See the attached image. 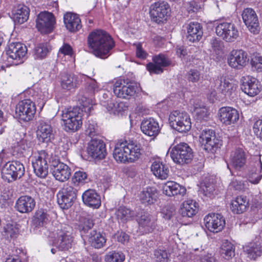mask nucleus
I'll list each match as a JSON object with an SVG mask.
<instances>
[{
    "mask_svg": "<svg viewBox=\"0 0 262 262\" xmlns=\"http://www.w3.org/2000/svg\"><path fill=\"white\" fill-rule=\"evenodd\" d=\"M88 45L91 53L97 57L104 59L110 55V51L114 47L115 43L106 32L96 30L89 35Z\"/></svg>",
    "mask_w": 262,
    "mask_h": 262,
    "instance_id": "nucleus-1",
    "label": "nucleus"
},
{
    "mask_svg": "<svg viewBox=\"0 0 262 262\" xmlns=\"http://www.w3.org/2000/svg\"><path fill=\"white\" fill-rule=\"evenodd\" d=\"M82 112L78 107L64 108L62 111L61 120L66 130L75 132L81 127L82 124Z\"/></svg>",
    "mask_w": 262,
    "mask_h": 262,
    "instance_id": "nucleus-2",
    "label": "nucleus"
},
{
    "mask_svg": "<svg viewBox=\"0 0 262 262\" xmlns=\"http://www.w3.org/2000/svg\"><path fill=\"white\" fill-rule=\"evenodd\" d=\"M140 90L137 83L126 80L120 79L116 80L113 85V92L118 98L129 99L134 98Z\"/></svg>",
    "mask_w": 262,
    "mask_h": 262,
    "instance_id": "nucleus-3",
    "label": "nucleus"
},
{
    "mask_svg": "<svg viewBox=\"0 0 262 262\" xmlns=\"http://www.w3.org/2000/svg\"><path fill=\"white\" fill-rule=\"evenodd\" d=\"M51 156L45 150L34 154L32 159V164L35 174L41 178H45L48 173V163Z\"/></svg>",
    "mask_w": 262,
    "mask_h": 262,
    "instance_id": "nucleus-4",
    "label": "nucleus"
},
{
    "mask_svg": "<svg viewBox=\"0 0 262 262\" xmlns=\"http://www.w3.org/2000/svg\"><path fill=\"white\" fill-rule=\"evenodd\" d=\"M169 121L170 126L180 133L187 132L191 127L190 117L184 112L175 111L171 112Z\"/></svg>",
    "mask_w": 262,
    "mask_h": 262,
    "instance_id": "nucleus-5",
    "label": "nucleus"
},
{
    "mask_svg": "<svg viewBox=\"0 0 262 262\" xmlns=\"http://www.w3.org/2000/svg\"><path fill=\"white\" fill-rule=\"evenodd\" d=\"M173 161L180 165L189 163L192 157V151L185 143H181L174 146L170 152Z\"/></svg>",
    "mask_w": 262,
    "mask_h": 262,
    "instance_id": "nucleus-6",
    "label": "nucleus"
},
{
    "mask_svg": "<svg viewBox=\"0 0 262 262\" xmlns=\"http://www.w3.org/2000/svg\"><path fill=\"white\" fill-rule=\"evenodd\" d=\"M199 142L203 148L208 152L214 153L222 145V141L212 129H204L199 137Z\"/></svg>",
    "mask_w": 262,
    "mask_h": 262,
    "instance_id": "nucleus-7",
    "label": "nucleus"
},
{
    "mask_svg": "<svg viewBox=\"0 0 262 262\" xmlns=\"http://www.w3.org/2000/svg\"><path fill=\"white\" fill-rule=\"evenodd\" d=\"M25 173V167L18 161L7 162L2 170V177L8 182L20 178Z\"/></svg>",
    "mask_w": 262,
    "mask_h": 262,
    "instance_id": "nucleus-8",
    "label": "nucleus"
},
{
    "mask_svg": "<svg viewBox=\"0 0 262 262\" xmlns=\"http://www.w3.org/2000/svg\"><path fill=\"white\" fill-rule=\"evenodd\" d=\"M36 110L34 102L30 99H24L17 104L15 112L20 120L27 122L33 118Z\"/></svg>",
    "mask_w": 262,
    "mask_h": 262,
    "instance_id": "nucleus-9",
    "label": "nucleus"
},
{
    "mask_svg": "<svg viewBox=\"0 0 262 262\" xmlns=\"http://www.w3.org/2000/svg\"><path fill=\"white\" fill-rule=\"evenodd\" d=\"M216 35L227 42H233L239 36V32L232 23L223 22L217 24L215 27Z\"/></svg>",
    "mask_w": 262,
    "mask_h": 262,
    "instance_id": "nucleus-10",
    "label": "nucleus"
},
{
    "mask_svg": "<svg viewBox=\"0 0 262 262\" xmlns=\"http://www.w3.org/2000/svg\"><path fill=\"white\" fill-rule=\"evenodd\" d=\"M77 190L72 186L66 184L57 193V201L61 208L66 209L72 205L76 198Z\"/></svg>",
    "mask_w": 262,
    "mask_h": 262,
    "instance_id": "nucleus-11",
    "label": "nucleus"
},
{
    "mask_svg": "<svg viewBox=\"0 0 262 262\" xmlns=\"http://www.w3.org/2000/svg\"><path fill=\"white\" fill-rule=\"evenodd\" d=\"M170 11L167 3L157 2L151 5L149 13L151 20L159 24L166 19Z\"/></svg>",
    "mask_w": 262,
    "mask_h": 262,
    "instance_id": "nucleus-12",
    "label": "nucleus"
},
{
    "mask_svg": "<svg viewBox=\"0 0 262 262\" xmlns=\"http://www.w3.org/2000/svg\"><path fill=\"white\" fill-rule=\"evenodd\" d=\"M249 58L246 52L239 50H233L227 57V63L232 68L241 69L245 67L248 63Z\"/></svg>",
    "mask_w": 262,
    "mask_h": 262,
    "instance_id": "nucleus-13",
    "label": "nucleus"
},
{
    "mask_svg": "<svg viewBox=\"0 0 262 262\" xmlns=\"http://www.w3.org/2000/svg\"><path fill=\"white\" fill-rule=\"evenodd\" d=\"M36 27L41 33H49L54 27L55 19L53 15L48 12L40 13L36 19Z\"/></svg>",
    "mask_w": 262,
    "mask_h": 262,
    "instance_id": "nucleus-14",
    "label": "nucleus"
},
{
    "mask_svg": "<svg viewBox=\"0 0 262 262\" xmlns=\"http://www.w3.org/2000/svg\"><path fill=\"white\" fill-rule=\"evenodd\" d=\"M53 244L61 250H67L71 247L72 237L69 232L57 227V230L53 231Z\"/></svg>",
    "mask_w": 262,
    "mask_h": 262,
    "instance_id": "nucleus-15",
    "label": "nucleus"
},
{
    "mask_svg": "<svg viewBox=\"0 0 262 262\" xmlns=\"http://www.w3.org/2000/svg\"><path fill=\"white\" fill-rule=\"evenodd\" d=\"M27 52V47L19 42L11 43L6 50L8 58L14 61L13 64L21 63Z\"/></svg>",
    "mask_w": 262,
    "mask_h": 262,
    "instance_id": "nucleus-16",
    "label": "nucleus"
},
{
    "mask_svg": "<svg viewBox=\"0 0 262 262\" xmlns=\"http://www.w3.org/2000/svg\"><path fill=\"white\" fill-rule=\"evenodd\" d=\"M206 228L210 232L217 233L221 231L225 225V220L220 214L211 213L204 219Z\"/></svg>",
    "mask_w": 262,
    "mask_h": 262,
    "instance_id": "nucleus-17",
    "label": "nucleus"
},
{
    "mask_svg": "<svg viewBox=\"0 0 262 262\" xmlns=\"http://www.w3.org/2000/svg\"><path fill=\"white\" fill-rule=\"evenodd\" d=\"M51 166L52 167V174L56 180L64 182L70 178L71 169L67 164L54 160L51 162Z\"/></svg>",
    "mask_w": 262,
    "mask_h": 262,
    "instance_id": "nucleus-18",
    "label": "nucleus"
},
{
    "mask_svg": "<svg viewBox=\"0 0 262 262\" xmlns=\"http://www.w3.org/2000/svg\"><path fill=\"white\" fill-rule=\"evenodd\" d=\"M243 91L251 97H254L261 91V85L259 81L255 78L250 76L242 77Z\"/></svg>",
    "mask_w": 262,
    "mask_h": 262,
    "instance_id": "nucleus-19",
    "label": "nucleus"
},
{
    "mask_svg": "<svg viewBox=\"0 0 262 262\" xmlns=\"http://www.w3.org/2000/svg\"><path fill=\"white\" fill-rule=\"evenodd\" d=\"M242 18L245 24L251 33L256 34L259 32L260 28L258 18L252 9H245L243 12Z\"/></svg>",
    "mask_w": 262,
    "mask_h": 262,
    "instance_id": "nucleus-20",
    "label": "nucleus"
},
{
    "mask_svg": "<svg viewBox=\"0 0 262 262\" xmlns=\"http://www.w3.org/2000/svg\"><path fill=\"white\" fill-rule=\"evenodd\" d=\"M219 119L223 124L228 125L235 124L239 119L238 111L231 107H222L219 110Z\"/></svg>",
    "mask_w": 262,
    "mask_h": 262,
    "instance_id": "nucleus-21",
    "label": "nucleus"
},
{
    "mask_svg": "<svg viewBox=\"0 0 262 262\" xmlns=\"http://www.w3.org/2000/svg\"><path fill=\"white\" fill-rule=\"evenodd\" d=\"M87 151L93 158L102 159L106 155L105 145L100 140L92 139L89 144Z\"/></svg>",
    "mask_w": 262,
    "mask_h": 262,
    "instance_id": "nucleus-22",
    "label": "nucleus"
},
{
    "mask_svg": "<svg viewBox=\"0 0 262 262\" xmlns=\"http://www.w3.org/2000/svg\"><path fill=\"white\" fill-rule=\"evenodd\" d=\"M53 130L51 125L44 121H40L37 126L36 136L38 140L42 143H48L53 138Z\"/></svg>",
    "mask_w": 262,
    "mask_h": 262,
    "instance_id": "nucleus-23",
    "label": "nucleus"
},
{
    "mask_svg": "<svg viewBox=\"0 0 262 262\" xmlns=\"http://www.w3.org/2000/svg\"><path fill=\"white\" fill-rule=\"evenodd\" d=\"M153 62L146 66L147 70L151 74H160L163 72V68L168 66L170 62L167 58L163 54H159L153 58Z\"/></svg>",
    "mask_w": 262,
    "mask_h": 262,
    "instance_id": "nucleus-24",
    "label": "nucleus"
},
{
    "mask_svg": "<svg viewBox=\"0 0 262 262\" xmlns=\"http://www.w3.org/2000/svg\"><path fill=\"white\" fill-rule=\"evenodd\" d=\"M139 229L143 233H151L156 227L155 219L148 213H144L137 220Z\"/></svg>",
    "mask_w": 262,
    "mask_h": 262,
    "instance_id": "nucleus-25",
    "label": "nucleus"
},
{
    "mask_svg": "<svg viewBox=\"0 0 262 262\" xmlns=\"http://www.w3.org/2000/svg\"><path fill=\"white\" fill-rule=\"evenodd\" d=\"M36 202L34 199L29 195L20 196L16 202L15 208L22 213L31 212L35 208Z\"/></svg>",
    "mask_w": 262,
    "mask_h": 262,
    "instance_id": "nucleus-26",
    "label": "nucleus"
},
{
    "mask_svg": "<svg viewBox=\"0 0 262 262\" xmlns=\"http://www.w3.org/2000/svg\"><path fill=\"white\" fill-rule=\"evenodd\" d=\"M214 86L225 95L231 96L236 89V85L224 77H218L214 81Z\"/></svg>",
    "mask_w": 262,
    "mask_h": 262,
    "instance_id": "nucleus-27",
    "label": "nucleus"
},
{
    "mask_svg": "<svg viewBox=\"0 0 262 262\" xmlns=\"http://www.w3.org/2000/svg\"><path fill=\"white\" fill-rule=\"evenodd\" d=\"M141 129L143 133L150 137H155L160 132L159 123L152 118L143 120L141 124Z\"/></svg>",
    "mask_w": 262,
    "mask_h": 262,
    "instance_id": "nucleus-28",
    "label": "nucleus"
},
{
    "mask_svg": "<svg viewBox=\"0 0 262 262\" xmlns=\"http://www.w3.org/2000/svg\"><path fill=\"white\" fill-rule=\"evenodd\" d=\"M82 199L83 203L90 207L97 209L101 205L100 196L94 189H89L85 191L82 195Z\"/></svg>",
    "mask_w": 262,
    "mask_h": 262,
    "instance_id": "nucleus-29",
    "label": "nucleus"
},
{
    "mask_svg": "<svg viewBox=\"0 0 262 262\" xmlns=\"http://www.w3.org/2000/svg\"><path fill=\"white\" fill-rule=\"evenodd\" d=\"M163 193L167 196L177 195L184 196L186 192V188L173 181H168L162 186Z\"/></svg>",
    "mask_w": 262,
    "mask_h": 262,
    "instance_id": "nucleus-30",
    "label": "nucleus"
},
{
    "mask_svg": "<svg viewBox=\"0 0 262 262\" xmlns=\"http://www.w3.org/2000/svg\"><path fill=\"white\" fill-rule=\"evenodd\" d=\"M247 156L242 148H237L232 151L230 157V161L236 169L243 168L246 163Z\"/></svg>",
    "mask_w": 262,
    "mask_h": 262,
    "instance_id": "nucleus-31",
    "label": "nucleus"
},
{
    "mask_svg": "<svg viewBox=\"0 0 262 262\" xmlns=\"http://www.w3.org/2000/svg\"><path fill=\"white\" fill-rule=\"evenodd\" d=\"M63 21L66 28L70 32H76L81 28V20L76 14L68 12L64 15Z\"/></svg>",
    "mask_w": 262,
    "mask_h": 262,
    "instance_id": "nucleus-32",
    "label": "nucleus"
},
{
    "mask_svg": "<svg viewBox=\"0 0 262 262\" xmlns=\"http://www.w3.org/2000/svg\"><path fill=\"white\" fill-rule=\"evenodd\" d=\"M203 32L201 25L197 22L190 23L187 27V39L194 42L200 40Z\"/></svg>",
    "mask_w": 262,
    "mask_h": 262,
    "instance_id": "nucleus-33",
    "label": "nucleus"
},
{
    "mask_svg": "<svg viewBox=\"0 0 262 262\" xmlns=\"http://www.w3.org/2000/svg\"><path fill=\"white\" fill-rule=\"evenodd\" d=\"M248 204L249 203L246 197L238 196L231 201L230 209L234 214H241L247 210Z\"/></svg>",
    "mask_w": 262,
    "mask_h": 262,
    "instance_id": "nucleus-34",
    "label": "nucleus"
},
{
    "mask_svg": "<svg viewBox=\"0 0 262 262\" xmlns=\"http://www.w3.org/2000/svg\"><path fill=\"white\" fill-rule=\"evenodd\" d=\"M192 105L191 111L195 115L198 120L204 119L209 115V111L204 104L200 100L190 101Z\"/></svg>",
    "mask_w": 262,
    "mask_h": 262,
    "instance_id": "nucleus-35",
    "label": "nucleus"
},
{
    "mask_svg": "<svg viewBox=\"0 0 262 262\" xmlns=\"http://www.w3.org/2000/svg\"><path fill=\"white\" fill-rule=\"evenodd\" d=\"M198 209V204L195 201L187 200L182 204L180 212L183 216L191 217L196 214Z\"/></svg>",
    "mask_w": 262,
    "mask_h": 262,
    "instance_id": "nucleus-36",
    "label": "nucleus"
},
{
    "mask_svg": "<svg viewBox=\"0 0 262 262\" xmlns=\"http://www.w3.org/2000/svg\"><path fill=\"white\" fill-rule=\"evenodd\" d=\"M151 170L156 177L161 180L166 179L169 174L168 166L160 161H155L152 163Z\"/></svg>",
    "mask_w": 262,
    "mask_h": 262,
    "instance_id": "nucleus-37",
    "label": "nucleus"
},
{
    "mask_svg": "<svg viewBox=\"0 0 262 262\" xmlns=\"http://www.w3.org/2000/svg\"><path fill=\"white\" fill-rule=\"evenodd\" d=\"M79 78L74 74H64L62 76L60 85L62 89L70 91L77 87L79 84Z\"/></svg>",
    "mask_w": 262,
    "mask_h": 262,
    "instance_id": "nucleus-38",
    "label": "nucleus"
},
{
    "mask_svg": "<svg viewBox=\"0 0 262 262\" xmlns=\"http://www.w3.org/2000/svg\"><path fill=\"white\" fill-rule=\"evenodd\" d=\"M247 256L251 259H256L262 254V241L251 243L244 247Z\"/></svg>",
    "mask_w": 262,
    "mask_h": 262,
    "instance_id": "nucleus-39",
    "label": "nucleus"
},
{
    "mask_svg": "<svg viewBox=\"0 0 262 262\" xmlns=\"http://www.w3.org/2000/svg\"><path fill=\"white\" fill-rule=\"evenodd\" d=\"M256 159L249 175V181L254 184H258L262 178V163L260 157H257Z\"/></svg>",
    "mask_w": 262,
    "mask_h": 262,
    "instance_id": "nucleus-40",
    "label": "nucleus"
},
{
    "mask_svg": "<svg viewBox=\"0 0 262 262\" xmlns=\"http://www.w3.org/2000/svg\"><path fill=\"white\" fill-rule=\"evenodd\" d=\"M30 10L24 5H18L13 11V19L15 23L23 24L26 21L29 16Z\"/></svg>",
    "mask_w": 262,
    "mask_h": 262,
    "instance_id": "nucleus-41",
    "label": "nucleus"
},
{
    "mask_svg": "<svg viewBox=\"0 0 262 262\" xmlns=\"http://www.w3.org/2000/svg\"><path fill=\"white\" fill-rule=\"evenodd\" d=\"M158 193L157 189L153 187H147L143 190L140 194V200L142 204L151 205L157 200Z\"/></svg>",
    "mask_w": 262,
    "mask_h": 262,
    "instance_id": "nucleus-42",
    "label": "nucleus"
},
{
    "mask_svg": "<svg viewBox=\"0 0 262 262\" xmlns=\"http://www.w3.org/2000/svg\"><path fill=\"white\" fill-rule=\"evenodd\" d=\"M125 149L128 155L129 162H133L138 160L141 155V145L133 142H124Z\"/></svg>",
    "mask_w": 262,
    "mask_h": 262,
    "instance_id": "nucleus-43",
    "label": "nucleus"
},
{
    "mask_svg": "<svg viewBox=\"0 0 262 262\" xmlns=\"http://www.w3.org/2000/svg\"><path fill=\"white\" fill-rule=\"evenodd\" d=\"M126 152L124 142H118L116 144L113 151V157L117 162L121 163L129 162Z\"/></svg>",
    "mask_w": 262,
    "mask_h": 262,
    "instance_id": "nucleus-44",
    "label": "nucleus"
},
{
    "mask_svg": "<svg viewBox=\"0 0 262 262\" xmlns=\"http://www.w3.org/2000/svg\"><path fill=\"white\" fill-rule=\"evenodd\" d=\"M89 242L92 247L99 249L104 246L106 238L102 233L93 230L90 233Z\"/></svg>",
    "mask_w": 262,
    "mask_h": 262,
    "instance_id": "nucleus-45",
    "label": "nucleus"
},
{
    "mask_svg": "<svg viewBox=\"0 0 262 262\" xmlns=\"http://www.w3.org/2000/svg\"><path fill=\"white\" fill-rule=\"evenodd\" d=\"M116 215L119 222L124 223L133 220L135 213L127 208L120 207L116 211Z\"/></svg>",
    "mask_w": 262,
    "mask_h": 262,
    "instance_id": "nucleus-46",
    "label": "nucleus"
},
{
    "mask_svg": "<svg viewBox=\"0 0 262 262\" xmlns=\"http://www.w3.org/2000/svg\"><path fill=\"white\" fill-rule=\"evenodd\" d=\"M221 255L226 259H229L234 255V247L227 240L223 241L221 246Z\"/></svg>",
    "mask_w": 262,
    "mask_h": 262,
    "instance_id": "nucleus-47",
    "label": "nucleus"
},
{
    "mask_svg": "<svg viewBox=\"0 0 262 262\" xmlns=\"http://www.w3.org/2000/svg\"><path fill=\"white\" fill-rule=\"evenodd\" d=\"M48 220L47 213L44 210L40 209L36 211L33 221L36 226H43L47 223Z\"/></svg>",
    "mask_w": 262,
    "mask_h": 262,
    "instance_id": "nucleus-48",
    "label": "nucleus"
},
{
    "mask_svg": "<svg viewBox=\"0 0 262 262\" xmlns=\"http://www.w3.org/2000/svg\"><path fill=\"white\" fill-rule=\"evenodd\" d=\"M128 106L126 102L120 101L114 103L113 101L110 103L107 110L115 114L124 112L127 111Z\"/></svg>",
    "mask_w": 262,
    "mask_h": 262,
    "instance_id": "nucleus-49",
    "label": "nucleus"
},
{
    "mask_svg": "<svg viewBox=\"0 0 262 262\" xmlns=\"http://www.w3.org/2000/svg\"><path fill=\"white\" fill-rule=\"evenodd\" d=\"M34 52L35 58H43L49 52L48 45L47 43H40L34 48Z\"/></svg>",
    "mask_w": 262,
    "mask_h": 262,
    "instance_id": "nucleus-50",
    "label": "nucleus"
},
{
    "mask_svg": "<svg viewBox=\"0 0 262 262\" xmlns=\"http://www.w3.org/2000/svg\"><path fill=\"white\" fill-rule=\"evenodd\" d=\"M125 259V255L121 252H110L105 256L106 262H123Z\"/></svg>",
    "mask_w": 262,
    "mask_h": 262,
    "instance_id": "nucleus-51",
    "label": "nucleus"
},
{
    "mask_svg": "<svg viewBox=\"0 0 262 262\" xmlns=\"http://www.w3.org/2000/svg\"><path fill=\"white\" fill-rule=\"evenodd\" d=\"M79 100L81 104V105L83 106V108H84V111L85 112L90 113L92 108V105L94 102L93 98H88L86 96H82Z\"/></svg>",
    "mask_w": 262,
    "mask_h": 262,
    "instance_id": "nucleus-52",
    "label": "nucleus"
},
{
    "mask_svg": "<svg viewBox=\"0 0 262 262\" xmlns=\"http://www.w3.org/2000/svg\"><path fill=\"white\" fill-rule=\"evenodd\" d=\"M100 90L99 85L97 81L93 79H90L87 83L86 91L91 96H93L96 93H97Z\"/></svg>",
    "mask_w": 262,
    "mask_h": 262,
    "instance_id": "nucleus-53",
    "label": "nucleus"
},
{
    "mask_svg": "<svg viewBox=\"0 0 262 262\" xmlns=\"http://www.w3.org/2000/svg\"><path fill=\"white\" fill-rule=\"evenodd\" d=\"M87 174L86 172L82 171H78L74 173L72 177V181L75 184L79 183H84L87 180Z\"/></svg>",
    "mask_w": 262,
    "mask_h": 262,
    "instance_id": "nucleus-54",
    "label": "nucleus"
},
{
    "mask_svg": "<svg viewBox=\"0 0 262 262\" xmlns=\"http://www.w3.org/2000/svg\"><path fill=\"white\" fill-rule=\"evenodd\" d=\"M251 64L253 71H262V57L258 55L253 56L251 59Z\"/></svg>",
    "mask_w": 262,
    "mask_h": 262,
    "instance_id": "nucleus-55",
    "label": "nucleus"
},
{
    "mask_svg": "<svg viewBox=\"0 0 262 262\" xmlns=\"http://www.w3.org/2000/svg\"><path fill=\"white\" fill-rule=\"evenodd\" d=\"M187 80L192 82H197L201 78V74L197 70H190L187 73Z\"/></svg>",
    "mask_w": 262,
    "mask_h": 262,
    "instance_id": "nucleus-56",
    "label": "nucleus"
},
{
    "mask_svg": "<svg viewBox=\"0 0 262 262\" xmlns=\"http://www.w3.org/2000/svg\"><path fill=\"white\" fill-rule=\"evenodd\" d=\"M4 230L6 235L11 237H14L18 233V229L16 226L11 224H7Z\"/></svg>",
    "mask_w": 262,
    "mask_h": 262,
    "instance_id": "nucleus-57",
    "label": "nucleus"
},
{
    "mask_svg": "<svg viewBox=\"0 0 262 262\" xmlns=\"http://www.w3.org/2000/svg\"><path fill=\"white\" fill-rule=\"evenodd\" d=\"M229 187L230 189L235 190H242L244 189L245 184L243 181L233 179L230 182Z\"/></svg>",
    "mask_w": 262,
    "mask_h": 262,
    "instance_id": "nucleus-58",
    "label": "nucleus"
},
{
    "mask_svg": "<svg viewBox=\"0 0 262 262\" xmlns=\"http://www.w3.org/2000/svg\"><path fill=\"white\" fill-rule=\"evenodd\" d=\"M31 147V142L25 139H22L17 142V148L18 150L23 152Z\"/></svg>",
    "mask_w": 262,
    "mask_h": 262,
    "instance_id": "nucleus-59",
    "label": "nucleus"
},
{
    "mask_svg": "<svg viewBox=\"0 0 262 262\" xmlns=\"http://www.w3.org/2000/svg\"><path fill=\"white\" fill-rule=\"evenodd\" d=\"M254 134L258 138L262 136V120H258L255 122L253 126Z\"/></svg>",
    "mask_w": 262,
    "mask_h": 262,
    "instance_id": "nucleus-60",
    "label": "nucleus"
},
{
    "mask_svg": "<svg viewBox=\"0 0 262 262\" xmlns=\"http://www.w3.org/2000/svg\"><path fill=\"white\" fill-rule=\"evenodd\" d=\"M97 125L94 122L90 123L89 121L86 124V134L90 137H93L96 133Z\"/></svg>",
    "mask_w": 262,
    "mask_h": 262,
    "instance_id": "nucleus-61",
    "label": "nucleus"
},
{
    "mask_svg": "<svg viewBox=\"0 0 262 262\" xmlns=\"http://www.w3.org/2000/svg\"><path fill=\"white\" fill-rule=\"evenodd\" d=\"M112 101L110 94L105 93L103 94L102 97L101 98V103L103 106H105L107 109Z\"/></svg>",
    "mask_w": 262,
    "mask_h": 262,
    "instance_id": "nucleus-62",
    "label": "nucleus"
},
{
    "mask_svg": "<svg viewBox=\"0 0 262 262\" xmlns=\"http://www.w3.org/2000/svg\"><path fill=\"white\" fill-rule=\"evenodd\" d=\"M136 48V55L140 58H145L146 56V53L142 49L140 43L135 44Z\"/></svg>",
    "mask_w": 262,
    "mask_h": 262,
    "instance_id": "nucleus-63",
    "label": "nucleus"
},
{
    "mask_svg": "<svg viewBox=\"0 0 262 262\" xmlns=\"http://www.w3.org/2000/svg\"><path fill=\"white\" fill-rule=\"evenodd\" d=\"M59 51L64 55L71 56L73 50L71 47L68 44H64L60 49Z\"/></svg>",
    "mask_w": 262,
    "mask_h": 262,
    "instance_id": "nucleus-64",
    "label": "nucleus"
}]
</instances>
